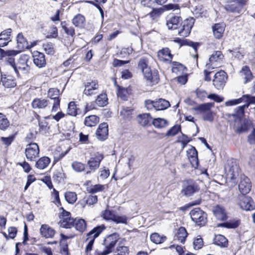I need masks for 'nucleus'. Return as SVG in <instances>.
Returning <instances> with one entry per match:
<instances>
[{"label": "nucleus", "instance_id": "f257e3e1", "mask_svg": "<svg viewBox=\"0 0 255 255\" xmlns=\"http://www.w3.org/2000/svg\"><path fill=\"white\" fill-rule=\"evenodd\" d=\"M138 68L142 71L144 77L153 83H157L159 80L158 73L157 71L152 72L148 66V60L145 57L141 58L138 65Z\"/></svg>", "mask_w": 255, "mask_h": 255}, {"label": "nucleus", "instance_id": "f03ea898", "mask_svg": "<svg viewBox=\"0 0 255 255\" xmlns=\"http://www.w3.org/2000/svg\"><path fill=\"white\" fill-rule=\"evenodd\" d=\"M29 56L26 54H22L19 57L16 64L13 67V70L15 74L19 76L21 74H27L30 70Z\"/></svg>", "mask_w": 255, "mask_h": 255}, {"label": "nucleus", "instance_id": "7ed1b4c3", "mask_svg": "<svg viewBox=\"0 0 255 255\" xmlns=\"http://www.w3.org/2000/svg\"><path fill=\"white\" fill-rule=\"evenodd\" d=\"M119 240V236L117 234H113L107 237L103 245L105 249L103 251L97 250L98 255H108L112 253L113 248Z\"/></svg>", "mask_w": 255, "mask_h": 255}, {"label": "nucleus", "instance_id": "20e7f679", "mask_svg": "<svg viewBox=\"0 0 255 255\" xmlns=\"http://www.w3.org/2000/svg\"><path fill=\"white\" fill-rule=\"evenodd\" d=\"M214 106L213 103H207L199 105L194 110L202 115L204 120L212 122L214 120L213 112L211 109Z\"/></svg>", "mask_w": 255, "mask_h": 255}, {"label": "nucleus", "instance_id": "39448f33", "mask_svg": "<svg viewBox=\"0 0 255 255\" xmlns=\"http://www.w3.org/2000/svg\"><path fill=\"white\" fill-rule=\"evenodd\" d=\"M18 53L16 50H11L4 51L0 48L1 59L3 61L6 66H10L13 69L15 64L14 57Z\"/></svg>", "mask_w": 255, "mask_h": 255}, {"label": "nucleus", "instance_id": "423d86ee", "mask_svg": "<svg viewBox=\"0 0 255 255\" xmlns=\"http://www.w3.org/2000/svg\"><path fill=\"white\" fill-rule=\"evenodd\" d=\"M190 215L193 221L199 226H203L206 223L207 215L199 208L192 210Z\"/></svg>", "mask_w": 255, "mask_h": 255}, {"label": "nucleus", "instance_id": "0eeeda50", "mask_svg": "<svg viewBox=\"0 0 255 255\" xmlns=\"http://www.w3.org/2000/svg\"><path fill=\"white\" fill-rule=\"evenodd\" d=\"M199 190V185L196 181L192 180H188L184 183L181 192L184 196L190 197L198 192Z\"/></svg>", "mask_w": 255, "mask_h": 255}, {"label": "nucleus", "instance_id": "6e6552de", "mask_svg": "<svg viewBox=\"0 0 255 255\" xmlns=\"http://www.w3.org/2000/svg\"><path fill=\"white\" fill-rule=\"evenodd\" d=\"M105 227L104 226H97L94 228L92 231L87 234L88 238L87 240L89 241L88 245L86 248V252L88 253L92 250V247L94 243L95 239L104 231Z\"/></svg>", "mask_w": 255, "mask_h": 255}, {"label": "nucleus", "instance_id": "1a4fd4ad", "mask_svg": "<svg viewBox=\"0 0 255 255\" xmlns=\"http://www.w3.org/2000/svg\"><path fill=\"white\" fill-rule=\"evenodd\" d=\"M238 204L240 208L246 211L253 210L255 208V204L252 198L246 195H239Z\"/></svg>", "mask_w": 255, "mask_h": 255}, {"label": "nucleus", "instance_id": "9d476101", "mask_svg": "<svg viewBox=\"0 0 255 255\" xmlns=\"http://www.w3.org/2000/svg\"><path fill=\"white\" fill-rule=\"evenodd\" d=\"M25 154L27 159L30 161H35L39 156V148L36 143H30L26 145Z\"/></svg>", "mask_w": 255, "mask_h": 255}, {"label": "nucleus", "instance_id": "9b49d317", "mask_svg": "<svg viewBox=\"0 0 255 255\" xmlns=\"http://www.w3.org/2000/svg\"><path fill=\"white\" fill-rule=\"evenodd\" d=\"M104 158L103 154L97 152L94 156L91 157L87 161V165L90 170L86 172V174H90L91 172H94L100 166L101 161Z\"/></svg>", "mask_w": 255, "mask_h": 255}, {"label": "nucleus", "instance_id": "f8f14e48", "mask_svg": "<svg viewBox=\"0 0 255 255\" xmlns=\"http://www.w3.org/2000/svg\"><path fill=\"white\" fill-rule=\"evenodd\" d=\"M83 94L91 96L98 93L99 85L97 80H90L85 83Z\"/></svg>", "mask_w": 255, "mask_h": 255}, {"label": "nucleus", "instance_id": "ddd939ff", "mask_svg": "<svg viewBox=\"0 0 255 255\" xmlns=\"http://www.w3.org/2000/svg\"><path fill=\"white\" fill-rule=\"evenodd\" d=\"M62 210V212L59 216L60 226L65 228H71L72 227H74L75 219L71 217L70 212L65 211L63 208Z\"/></svg>", "mask_w": 255, "mask_h": 255}, {"label": "nucleus", "instance_id": "4468645a", "mask_svg": "<svg viewBox=\"0 0 255 255\" xmlns=\"http://www.w3.org/2000/svg\"><path fill=\"white\" fill-rule=\"evenodd\" d=\"M227 78V73L221 70L215 74L213 80V85L217 89H222L225 86Z\"/></svg>", "mask_w": 255, "mask_h": 255}, {"label": "nucleus", "instance_id": "2eb2a0df", "mask_svg": "<svg viewBox=\"0 0 255 255\" xmlns=\"http://www.w3.org/2000/svg\"><path fill=\"white\" fill-rule=\"evenodd\" d=\"M194 21L195 19L193 18H189L185 19L182 22L180 29L178 30V35L182 37L188 36L190 33Z\"/></svg>", "mask_w": 255, "mask_h": 255}, {"label": "nucleus", "instance_id": "dca6fc26", "mask_svg": "<svg viewBox=\"0 0 255 255\" xmlns=\"http://www.w3.org/2000/svg\"><path fill=\"white\" fill-rule=\"evenodd\" d=\"M103 218L107 220H112L115 223L126 224L127 217L125 216H118L110 210H106L103 213Z\"/></svg>", "mask_w": 255, "mask_h": 255}, {"label": "nucleus", "instance_id": "f3484780", "mask_svg": "<svg viewBox=\"0 0 255 255\" xmlns=\"http://www.w3.org/2000/svg\"><path fill=\"white\" fill-rule=\"evenodd\" d=\"M227 178L231 180L236 179L239 175V168L236 162L228 163L225 168Z\"/></svg>", "mask_w": 255, "mask_h": 255}, {"label": "nucleus", "instance_id": "a211bd4d", "mask_svg": "<svg viewBox=\"0 0 255 255\" xmlns=\"http://www.w3.org/2000/svg\"><path fill=\"white\" fill-rule=\"evenodd\" d=\"M51 103L48 99L36 98L33 100L31 106L34 109L44 110L49 108Z\"/></svg>", "mask_w": 255, "mask_h": 255}, {"label": "nucleus", "instance_id": "6ab92c4d", "mask_svg": "<svg viewBox=\"0 0 255 255\" xmlns=\"http://www.w3.org/2000/svg\"><path fill=\"white\" fill-rule=\"evenodd\" d=\"M59 95V90L57 89H50L48 92V97L54 100L52 111L56 112L59 107L60 100L58 97Z\"/></svg>", "mask_w": 255, "mask_h": 255}, {"label": "nucleus", "instance_id": "aec40b11", "mask_svg": "<svg viewBox=\"0 0 255 255\" xmlns=\"http://www.w3.org/2000/svg\"><path fill=\"white\" fill-rule=\"evenodd\" d=\"M252 187L251 182L250 179L245 176H243L241 178V181L239 184V189L241 195H246L251 191Z\"/></svg>", "mask_w": 255, "mask_h": 255}, {"label": "nucleus", "instance_id": "412c9836", "mask_svg": "<svg viewBox=\"0 0 255 255\" xmlns=\"http://www.w3.org/2000/svg\"><path fill=\"white\" fill-rule=\"evenodd\" d=\"M224 58V55L220 51H215L210 57L209 61V62L206 64V67L207 69H212L215 68L217 65L215 64L216 62H220Z\"/></svg>", "mask_w": 255, "mask_h": 255}, {"label": "nucleus", "instance_id": "4be33fe9", "mask_svg": "<svg viewBox=\"0 0 255 255\" xmlns=\"http://www.w3.org/2000/svg\"><path fill=\"white\" fill-rule=\"evenodd\" d=\"M97 138L101 140H105L108 135V125L106 123L101 124L96 131Z\"/></svg>", "mask_w": 255, "mask_h": 255}, {"label": "nucleus", "instance_id": "5701e85b", "mask_svg": "<svg viewBox=\"0 0 255 255\" xmlns=\"http://www.w3.org/2000/svg\"><path fill=\"white\" fill-rule=\"evenodd\" d=\"M181 20L178 16H168L166 19V25L169 29H176Z\"/></svg>", "mask_w": 255, "mask_h": 255}, {"label": "nucleus", "instance_id": "b1692460", "mask_svg": "<svg viewBox=\"0 0 255 255\" xmlns=\"http://www.w3.org/2000/svg\"><path fill=\"white\" fill-rule=\"evenodd\" d=\"M33 57V62L36 66L42 68L45 66L46 60L43 53L38 51L34 52Z\"/></svg>", "mask_w": 255, "mask_h": 255}, {"label": "nucleus", "instance_id": "393cba45", "mask_svg": "<svg viewBox=\"0 0 255 255\" xmlns=\"http://www.w3.org/2000/svg\"><path fill=\"white\" fill-rule=\"evenodd\" d=\"M158 59L161 61H171L172 55L168 48H164L159 50L157 53Z\"/></svg>", "mask_w": 255, "mask_h": 255}, {"label": "nucleus", "instance_id": "a878e982", "mask_svg": "<svg viewBox=\"0 0 255 255\" xmlns=\"http://www.w3.org/2000/svg\"><path fill=\"white\" fill-rule=\"evenodd\" d=\"M40 231L41 235L45 238H52L55 233L53 229L45 224L41 226Z\"/></svg>", "mask_w": 255, "mask_h": 255}, {"label": "nucleus", "instance_id": "bb28decb", "mask_svg": "<svg viewBox=\"0 0 255 255\" xmlns=\"http://www.w3.org/2000/svg\"><path fill=\"white\" fill-rule=\"evenodd\" d=\"M212 30L214 36L217 39H220L225 31V25L223 23H216L212 26Z\"/></svg>", "mask_w": 255, "mask_h": 255}, {"label": "nucleus", "instance_id": "cd10ccee", "mask_svg": "<svg viewBox=\"0 0 255 255\" xmlns=\"http://www.w3.org/2000/svg\"><path fill=\"white\" fill-rule=\"evenodd\" d=\"M17 43L18 48L21 50L29 49L32 47L28 45L27 41L21 33H18L17 36Z\"/></svg>", "mask_w": 255, "mask_h": 255}, {"label": "nucleus", "instance_id": "c85d7f7f", "mask_svg": "<svg viewBox=\"0 0 255 255\" xmlns=\"http://www.w3.org/2000/svg\"><path fill=\"white\" fill-rule=\"evenodd\" d=\"M213 212L216 217L219 220H225L227 215L225 209L221 206H216L213 209Z\"/></svg>", "mask_w": 255, "mask_h": 255}, {"label": "nucleus", "instance_id": "c756f323", "mask_svg": "<svg viewBox=\"0 0 255 255\" xmlns=\"http://www.w3.org/2000/svg\"><path fill=\"white\" fill-rule=\"evenodd\" d=\"M240 4L237 0L228 2L225 5V9L231 12H239Z\"/></svg>", "mask_w": 255, "mask_h": 255}, {"label": "nucleus", "instance_id": "7c9ffc66", "mask_svg": "<svg viewBox=\"0 0 255 255\" xmlns=\"http://www.w3.org/2000/svg\"><path fill=\"white\" fill-rule=\"evenodd\" d=\"M186 71V67L182 64L177 62H173L172 72L177 75H183Z\"/></svg>", "mask_w": 255, "mask_h": 255}, {"label": "nucleus", "instance_id": "2f4dec72", "mask_svg": "<svg viewBox=\"0 0 255 255\" xmlns=\"http://www.w3.org/2000/svg\"><path fill=\"white\" fill-rule=\"evenodd\" d=\"M152 118L149 114H143L137 116L138 122L142 126L148 125L151 122Z\"/></svg>", "mask_w": 255, "mask_h": 255}, {"label": "nucleus", "instance_id": "473e14b6", "mask_svg": "<svg viewBox=\"0 0 255 255\" xmlns=\"http://www.w3.org/2000/svg\"><path fill=\"white\" fill-rule=\"evenodd\" d=\"M117 95L118 97L124 101L128 100V96L130 92V89L128 88H125L117 85Z\"/></svg>", "mask_w": 255, "mask_h": 255}, {"label": "nucleus", "instance_id": "72a5a7b5", "mask_svg": "<svg viewBox=\"0 0 255 255\" xmlns=\"http://www.w3.org/2000/svg\"><path fill=\"white\" fill-rule=\"evenodd\" d=\"M50 162V159L47 156H43L39 158L35 163V167L40 170L46 168Z\"/></svg>", "mask_w": 255, "mask_h": 255}, {"label": "nucleus", "instance_id": "f704fd0d", "mask_svg": "<svg viewBox=\"0 0 255 255\" xmlns=\"http://www.w3.org/2000/svg\"><path fill=\"white\" fill-rule=\"evenodd\" d=\"M155 104L156 111L164 110L170 106V104L168 101L162 98L155 101Z\"/></svg>", "mask_w": 255, "mask_h": 255}, {"label": "nucleus", "instance_id": "c9c22d12", "mask_svg": "<svg viewBox=\"0 0 255 255\" xmlns=\"http://www.w3.org/2000/svg\"><path fill=\"white\" fill-rule=\"evenodd\" d=\"M133 109L128 107H123L120 112V115L126 121L130 120L132 117Z\"/></svg>", "mask_w": 255, "mask_h": 255}, {"label": "nucleus", "instance_id": "e433bc0d", "mask_svg": "<svg viewBox=\"0 0 255 255\" xmlns=\"http://www.w3.org/2000/svg\"><path fill=\"white\" fill-rule=\"evenodd\" d=\"M99 122V118L95 115H91L86 117L85 119L84 124L87 127L95 126Z\"/></svg>", "mask_w": 255, "mask_h": 255}, {"label": "nucleus", "instance_id": "4c0bfd02", "mask_svg": "<svg viewBox=\"0 0 255 255\" xmlns=\"http://www.w3.org/2000/svg\"><path fill=\"white\" fill-rule=\"evenodd\" d=\"M188 233L184 227H180L177 231L176 234V239L178 240L181 243H184Z\"/></svg>", "mask_w": 255, "mask_h": 255}, {"label": "nucleus", "instance_id": "58836bf2", "mask_svg": "<svg viewBox=\"0 0 255 255\" xmlns=\"http://www.w3.org/2000/svg\"><path fill=\"white\" fill-rule=\"evenodd\" d=\"M74 226L76 230L82 233L86 230L87 225L84 219H75L74 223Z\"/></svg>", "mask_w": 255, "mask_h": 255}, {"label": "nucleus", "instance_id": "ea45409f", "mask_svg": "<svg viewBox=\"0 0 255 255\" xmlns=\"http://www.w3.org/2000/svg\"><path fill=\"white\" fill-rule=\"evenodd\" d=\"M214 243L221 247H226L228 245V240L224 236L218 235L214 238Z\"/></svg>", "mask_w": 255, "mask_h": 255}, {"label": "nucleus", "instance_id": "a19ab883", "mask_svg": "<svg viewBox=\"0 0 255 255\" xmlns=\"http://www.w3.org/2000/svg\"><path fill=\"white\" fill-rule=\"evenodd\" d=\"M96 103L100 107H104L108 103L107 95L105 93H101L97 97Z\"/></svg>", "mask_w": 255, "mask_h": 255}, {"label": "nucleus", "instance_id": "79ce46f5", "mask_svg": "<svg viewBox=\"0 0 255 255\" xmlns=\"http://www.w3.org/2000/svg\"><path fill=\"white\" fill-rule=\"evenodd\" d=\"M240 223V220L234 219L221 224V226L228 229H235L239 227Z\"/></svg>", "mask_w": 255, "mask_h": 255}, {"label": "nucleus", "instance_id": "37998d69", "mask_svg": "<svg viewBox=\"0 0 255 255\" xmlns=\"http://www.w3.org/2000/svg\"><path fill=\"white\" fill-rule=\"evenodd\" d=\"M241 72L243 73L245 76L244 79H245V81L244 83L246 84L252 79L253 75L249 66H245L243 67Z\"/></svg>", "mask_w": 255, "mask_h": 255}, {"label": "nucleus", "instance_id": "c03bdc74", "mask_svg": "<svg viewBox=\"0 0 255 255\" xmlns=\"http://www.w3.org/2000/svg\"><path fill=\"white\" fill-rule=\"evenodd\" d=\"M2 84L6 88L13 87L15 83L11 78H8L5 75H1V81Z\"/></svg>", "mask_w": 255, "mask_h": 255}, {"label": "nucleus", "instance_id": "a18cd8bd", "mask_svg": "<svg viewBox=\"0 0 255 255\" xmlns=\"http://www.w3.org/2000/svg\"><path fill=\"white\" fill-rule=\"evenodd\" d=\"M65 198L70 204H74L77 200V194L74 192L68 191L65 193Z\"/></svg>", "mask_w": 255, "mask_h": 255}, {"label": "nucleus", "instance_id": "49530a36", "mask_svg": "<svg viewBox=\"0 0 255 255\" xmlns=\"http://www.w3.org/2000/svg\"><path fill=\"white\" fill-rule=\"evenodd\" d=\"M43 48L46 54L53 55L55 53L54 44L51 42H46L42 45Z\"/></svg>", "mask_w": 255, "mask_h": 255}, {"label": "nucleus", "instance_id": "de8ad7c7", "mask_svg": "<svg viewBox=\"0 0 255 255\" xmlns=\"http://www.w3.org/2000/svg\"><path fill=\"white\" fill-rule=\"evenodd\" d=\"M85 20V17L82 15L79 14L74 16L72 20V22L75 26L81 27Z\"/></svg>", "mask_w": 255, "mask_h": 255}, {"label": "nucleus", "instance_id": "09e8293b", "mask_svg": "<svg viewBox=\"0 0 255 255\" xmlns=\"http://www.w3.org/2000/svg\"><path fill=\"white\" fill-rule=\"evenodd\" d=\"M9 123L6 116L0 113V129L5 130L9 126Z\"/></svg>", "mask_w": 255, "mask_h": 255}, {"label": "nucleus", "instance_id": "8fccbe9b", "mask_svg": "<svg viewBox=\"0 0 255 255\" xmlns=\"http://www.w3.org/2000/svg\"><path fill=\"white\" fill-rule=\"evenodd\" d=\"M165 239V237H161L156 233L152 234L150 236V240L151 242L156 244H161L164 242Z\"/></svg>", "mask_w": 255, "mask_h": 255}, {"label": "nucleus", "instance_id": "3c124183", "mask_svg": "<svg viewBox=\"0 0 255 255\" xmlns=\"http://www.w3.org/2000/svg\"><path fill=\"white\" fill-rule=\"evenodd\" d=\"M241 100L242 102H244L246 103L245 105L248 106V108L250 104H255V96H252L250 95H244L241 98Z\"/></svg>", "mask_w": 255, "mask_h": 255}, {"label": "nucleus", "instance_id": "603ef678", "mask_svg": "<svg viewBox=\"0 0 255 255\" xmlns=\"http://www.w3.org/2000/svg\"><path fill=\"white\" fill-rule=\"evenodd\" d=\"M152 123L155 127L162 128L167 125V121L163 119L158 118L153 119Z\"/></svg>", "mask_w": 255, "mask_h": 255}, {"label": "nucleus", "instance_id": "864d4df0", "mask_svg": "<svg viewBox=\"0 0 255 255\" xmlns=\"http://www.w3.org/2000/svg\"><path fill=\"white\" fill-rule=\"evenodd\" d=\"M77 108L74 102H70L68 104L67 114L69 115L76 116L77 115Z\"/></svg>", "mask_w": 255, "mask_h": 255}, {"label": "nucleus", "instance_id": "5fc2aeb1", "mask_svg": "<svg viewBox=\"0 0 255 255\" xmlns=\"http://www.w3.org/2000/svg\"><path fill=\"white\" fill-rule=\"evenodd\" d=\"M72 168L77 172H82L85 170V164L78 161H74L72 164Z\"/></svg>", "mask_w": 255, "mask_h": 255}, {"label": "nucleus", "instance_id": "6e6d98bb", "mask_svg": "<svg viewBox=\"0 0 255 255\" xmlns=\"http://www.w3.org/2000/svg\"><path fill=\"white\" fill-rule=\"evenodd\" d=\"M11 32L12 30L11 28H8L2 31L0 33L1 39L5 40V41L10 42L11 41L10 35Z\"/></svg>", "mask_w": 255, "mask_h": 255}, {"label": "nucleus", "instance_id": "4d7b16f0", "mask_svg": "<svg viewBox=\"0 0 255 255\" xmlns=\"http://www.w3.org/2000/svg\"><path fill=\"white\" fill-rule=\"evenodd\" d=\"M163 12V9L161 7L153 8L152 11L149 13V15L152 19H154L159 17Z\"/></svg>", "mask_w": 255, "mask_h": 255}, {"label": "nucleus", "instance_id": "13d9d810", "mask_svg": "<svg viewBox=\"0 0 255 255\" xmlns=\"http://www.w3.org/2000/svg\"><path fill=\"white\" fill-rule=\"evenodd\" d=\"M181 130V127L179 125H175L172 127L166 133V135L167 136H173L177 134Z\"/></svg>", "mask_w": 255, "mask_h": 255}, {"label": "nucleus", "instance_id": "bf43d9fd", "mask_svg": "<svg viewBox=\"0 0 255 255\" xmlns=\"http://www.w3.org/2000/svg\"><path fill=\"white\" fill-rule=\"evenodd\" d=\"M128 251L127 247L119 245L117 248L115 255H127Z\"/></svg>", "mask_w": 255, "mask_h": 255}, {"label": "nucleus", "instance_id": "052dcab7", "mask_svg": "<svg viewBox=\"0 0 255 255\" xmlns=\"http://www.w3.org/2000/svg\"><path fill=\"white\" fill-rule=\"evenodd\" d=\"M194 248L196 250H199L202 248L203 246V239L198 236L193 242Z\"/></svg>", "mask_w": 255, "mask_h": 255}, {"label": "nucleus", "instance_id": "680f3d73", "mask_svg": "<svg viewBox=\"0 0 255 255\" xmlns=\"http://www.w3.org/2000/svg\"><path fill=\"white\" fill-rule=\"evenodd\" d=\"M194 14L195 15L196 17H200L202 16V14L204 12V10L202 5H197L196 6L192 11Z\"/></svg>", "mask_w": 255, "mask_h": 255}, {"label": "nucleus", "instance_id": "e2e57ef3", "mask_svg": "<svg viewBox=\"0 0 255 255\" xmlns=\"http://www.w3.org/2000/svg\"><path fill=\"white\" fill-rule=\"evenodd\" d=\"M65 22H61V26L62 28L64 30L65 32L71 36H73L75 35V30L73 27H67L64 24Z\"/></svg>", "mask_w": 255, "mask_h": 255}, {"label": "nucleus", "instance_id": "0e129e2a", "mask_svg": "<svg viewBox=\"0 0 255 255\" xmlns=\"http://www.w3.org/2000/svg\"><path fill=\"white\" fill-rule=\"evenodd\" d=\"M14 139V135H10L8 137H1L0 138V140L3 143V144L6 145V146H9L11 144L12 142L13 141Z\"/></svg>", "mask_w": 255, "mask_h": 255}, {"label": "nucleus", "instance_id": "69168bd1", "mask_svg": "<svg viewBox=\"0 0 255 255\" xmlns=\"http://www.w3.org/2000/svg\"><path fill=\"white\" fill-rule=\"evenodd\" d=\"M58 36V30L56 27H52L49 32V34L46 37L48 38H55Z\"/></svg>", "mask_w": 255, "mask_h": 255}, {"label": "nucleus", "instance_id": "338daca9", "mask_svg": "<svg viewBox=\"0 0 255 255\" xmlns=\"http://www.w3.org/2000/svg\"><path fill=\"white\" fill-rule=\"evenodd\" d=\"M163 9V12L165 10H179V6L178 4H172V3H169L168 4H166L163 6L162 7H161Z\"/></svg>", "mask_w": 255, "mask_h": 255}, {"label": "nucleus", "instance_id": "774afa93", "mask_svg": "<svg viewBox=\"0 0 255 255\" xmlns=\"http://www.w3.org/2000/svg\"><path fill=\"white\" fill-rule=\"evenodd\" d=\"M87 197V205H93L95 204L97 202V196L96 195H89L88 196H86Z\"/></svg>", "mask_w": 255, "mask_h": 255}]
</instances>
